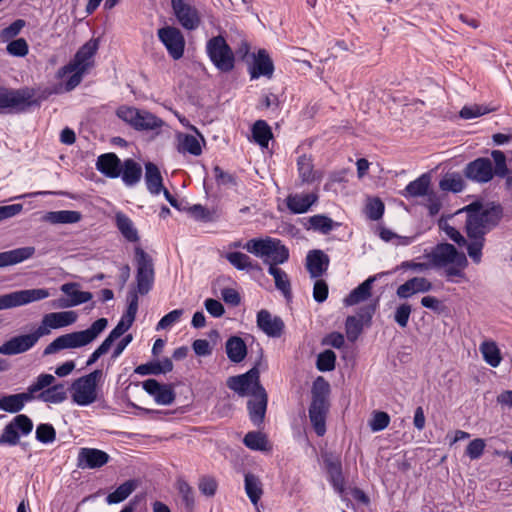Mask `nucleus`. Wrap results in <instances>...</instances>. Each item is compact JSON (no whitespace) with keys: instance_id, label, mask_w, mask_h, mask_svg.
Here are the masks:
<instances>
[{"instance_id":"bf43d9fd","label":"nucleus","mask_w":512,"mask_h":512,"mask_svg":"<svg viewBox=\"0 0 512 512\" xmlns=\"http://www.w3.org/2000/svg\"><path fill=\"white\" fill-rule=\"evenodd\" d=\"M25 25L26 21L24 19H17L14 22H12L9 26L2 29L0 31L1 42H9L10 40H14V38L25 27Z\"/></svg>"},{"instance_id":"338daca9","label":"nucleus","mask_w":512,"mask_h":512,"mask_svg":"<svg viewBox=\"0 0 512 512\" xmlns=\"http://www.w3.org/2000/svg\"><path fill=\"white\" fill-rule=\"evenodd\" d=\"M188 213L196 220L201 222H212L214 220L213 212L201 204H195L188 208Z\"/></svg>"},{"instance_id":"de8ad7c7","label":"nucleus","mask_w":512,"mask_h":512,"mask_svg":"<svg viewBox=\"0 0 512 512\" xmlns=\"http://www.w3.org/2000/svg\"><path fill=\"white\" fill-rule=\"evenodd\" d=\"M308 222L310 224L309 228L324 235L330 233L335 227L340 225L339 223L334 222L330 217L323 214L311 216Z\"/></svg>"},{"instance_id":"c756f323","label":"nucleus","mask_w":512,"mask_h":512,"mask_svg":"<svg viewBox=\"0 0 512 512\" xmlns=\"http://www.w3.org/2000/svg\"><path fill=\"white\" fill-rule=\"evenodd\" d=\"M33 399H35V396L31 395L28 390L22 393L4 395L0 398V410L12 414L18 413L26 403Z\"/></svg>"},{"instance_id":"58836bf2","label":"nucleus","mask_w":512,"mask_h":512,"mask_svg":"<svg viewBox=\"0 0 512 512\" xmlns=\"http://www.w3.org/2000/svg\"><path fill=\"white\" fill-rule=\"evenodd\" d=\"M116 226L123 237L129 242H138L139 235L132 220L123 212L115 215Z\"/></svg>"},{"instance_id":"473e14b6","label":"nucleus","mask_w":512,"mask_h":512,"mask_svg":"<svg viewBox=\"0 0 512 512\" xmlns=\"http://www.w3.org/2000/svg\"><path fill=\"white\" fill-rule=\"evenodd\" d=\"M145 182L147 190L153 195H158L161 191L166 189L163 186V178L159 168L152 162L145 164Z\"/></svg>"},{"instance_id":"c03bdc74","label":"nucleus","mask_w":512,"mask_h":512,"mask_svg":"<svg viewBox=\"0 0 512 512\" xmlns=\"http://www.w3.org/2000/svg\"><path fill=\"white\" fill-rule=\"evenodd\" d=\"M244 486L248 498L252 504L256 505L263 494L262 484L259 478L252 473L245 474Z\"/></svg>"},{"instance_id":"680f3d73","label":"nucleus","mask_w":512,"mask_h":512,"mask_svg":"<svg viewBox=\"0 0 512 512\" xmlns=\"http://www.w3.org/2000/svg\"><path fill=\"white\" fill-rule=\"evenodd\" d=\"M6 51L14 57H25L29 52V46L24 38H17L8 42Z\"/></svg>"},{"instance_id":"6e6d98bb","label":"nucleus","mask_w":512,"mask_h":512,"mask_svg":"<svg viewBox=\"0 0 512 512\" xmlns=\"http://www.w3.org/2000/svg\"><path fill=\"white\" fill-rule=\"evenodd\" d=\"M491 156L494 160L495 166H492L493 177H506L509 173V169L506 163V156L500 150H493Z\"/></svg>"},{"instance_id":"7c9ffc66","label":"nucleus","mask_w":512,"mask_h":512,"mask_svg":"<svg viewBox=\"0 0 512 512\" xmlns=\"http://www.w3.org/2000/svg\"><path fill=\"white\" fill-rule=\"evenodd\" d=\"M35 247L25 246L9 251L0 252V268L19 264L35 254Z\"/></svg>"},{"instance_id":"9b49d317","label":"nucleus","mask_w":512,"mask_h":512,"mask_svg":"<svg viewBox=\"0 0 512 512\" xmlns=\"http://www.w3.org/2000/svg\"><path fill=\"white\" fill-rule=\"evenodd\" d=\"M426 257L430 260L431 267H447L449 264L466 267L468 264L465 254L446 242L437 244Z\"/></svg>"},{"instance_id":"774afa93","label":"nucleus","mask_w":512,"mask_h":512,"mask_svg":"<svg viewBox=\"0 0 512 512\" xmlns=\"http://www.w3.org/2000/svg\"><path fill=\"white\" fill-rule=\"evenodd\" d=\"M485 446L486 443L484 439L476 438L467 445L465 454L471 460H477L483 455Z\"/></svg>"},{"instance_id":"4468645a","label":"nucleus","mask_w":512,"mask_h":512,"mask_svg":"<svg viewBox=\"0 0 512 512\" xmlns=\"http://www.w3.org/2000/svg\"><path fill=\"white\" fill-rule=\"evenodd\" d=\"M171 7L178 23L186 30L197 29L201 24L199 11L186 0H171Z\"/></svg>"},{"instance_id":"0eeeda50","label":"nucleus","mask_w":512,"mask_h":512,"mask_svg":"<svg viewBox=\"0 0 512 512\" xmlns=\"http://www.w3.org/2000/svg\"><path fill=\"white\" fill-rule=\"evenodd\" d=\"M116 115L137 131H149L161 128L164 121L153 113L130 106H120Z\"/></svg>"},{"instance_id":"412c9836","label":"nucleus","mask_w":512,"mask_h":512,"mask_svg":"<svg viewBox=\"0 0 512 512\" xmlns=\"http://www.w3.org/2000/svg\"><path fill=\"white\" fill-rule=\"evenodd\" d=\"M110 456L97 448H80L77 456V467L81 469H98L106 465Z\"/></svg>"},{"instance_id":"b1692460","label":"nucleus","mask_w":512,"mask_h":512,"mask_svg":"<svg viewBox=\"0 0 512 512\" xmlns=\"http://www.w3.org/2000/svg\"><path fill=\"white\" fill-rule=\"evenodd\" d=\"M253 62L249 67V74L251 79H258L260 77L271 78L274 73L273 61L265 49H259L257 53L252 54Z\"/></svg>"},{"instance_id":"a878e982","label":"nucleus","mask_w":512,"mask_h":512,"mask_svg":"<svg viewBox=\"0 0 512 512\" xmlns=\"http://www.w3.org/2000/svg\"><path fill=\"white\" fill-rule=\"evenodd\" d=\"M329 263V256L322 250H311L306 256V269L311 278L321 277L327 271Z\"/></svg>"},{"instance_id":"1a4fd4ad","label":"nucleus","mask_w":512,"mask_h":512,"mask_svg":"<svg viewBox=\"0 0 512 512\" xmlns=\"http://www.w3.org/2000/svg\"><path fill=\"white\" fill-rule=\"evenodd\" d=\"M102 377V370L96 369L91 373L76 379L71 388L73 389L72 399L80 406H88L97 399V382Z\"/></svg>"},{"instance_id":"7ed1b4c3","label":"nucleus","mask_w":512,"mask_h":512,"mask_svg":"<svg viewBox=\"0 0 512 512\" xmlns=\"http://www.w3.org/2000/svg\"><path fill=\"white\" fill-rule=\"evenodd\" d=\"M108 320L99 318L86 330L60 335L43 350V356L55 354L64 349H75L92 343L107 327Z\"/></svg>"},{"instance_id":"dca6fc26","label":"nucleus","mask_w":512,"mask_h":512,"mask_svg":"<svg viewBox=\"0 0 512 512\" xmlns=\"http://www.w3.org/2000/svg\"><path fill=\"white\" fill-rule=\"evenodd\" d=\"M41 337L37 328L29 334L14 336L0 346V354L11 356L27 352L37 344Z\"/></svg>"},{"instance_id":"37998d69","label":"nucleus","mask_w":512,"mask_h":512,"mask_svg":"<svg viewBox=\"0 0 512 512\" xmlns=\"http://www.w3.org/2000/svg\"><path fill=\"white\" fill-rule=\"evenodd\" d=\"M246 447L254 451H268L271 449L267 436L261 431L248 432L243 439Z\"/></svg>"},{"instance_id":"f8f14e48","label":"nucleus","mask_w":512,"mask_h":512,"mask_svg":"<svg viewBox=\"0 0 512 512\" xmlns=\"http://www.w3.org/2000/svg\"><path fill=\"white\" fill-rule=\"evenodd\" d=\"M32 430V420L25 414H18L3 428L0 446H16L20 444V437L29 435Z\"/></svg>"},{"instance_id":"a19ab883","label":"nucleus","mask_w":512,"mask_h":512,"mask_svg":"<svg viewBox=\"0 0 512 512\" xmlns=\"http://www.w3.org/2000/svg\"><path fill=\"white\" fill-rule=\"evenodd\" d=\"M252 137L255 143L262 148H267L273 137L271 127L265 120H257L252 126Z\"/></svg>"},{"instance_id":"0e129e2a","label":"nucleus","mask_w":512,"mask_h":512,"mask_svg":"<svg viewBox=\"0 0 512 512\" xmlns=\"http://www.w3.org/2000/svg\"><path fill=\"white\" fill-rule=\"evenodd\" d=\"M218 488V482L213 476L204 475L199 479L198 489L199 491L207 496L213 497Z\"/></svg>"},{"instance_id":"e2e57ef3","label":"nucleus","mask_w":512,"mask_h":512,"mask_svg":"<svg viewBox=\"0 0 512 512\" xmlns=\"http://www.w3.org/2000/svg\"><path fill=\"white\" fill-rule=\"evenodd\" d=\"M384 203L378 197L369 199L366 205V214L367 217L372 221H377L382 218L384 214Z\"/></svg>"},{"instance_id":"ea45409f","label":"nucleus","mask_w":512,"mask_h":512,"mask_svg":"<svg viewBox=\"0 0 512 512\" xmlns=\"http://www.w3.org/2000/svg\"><path fill=\"white\" fill-rule=\"evenodd\" d=\"M225 258L237 270H261V267L257 262H253L248 255L242 252H228L226 253Z\"/></svg>"},{"instance_id":"6e6552de","label":"nucleus","mask_w":512,"mask_h":512,"mask_svg":"<svg viewBox=\"0 0 512 512\" xmlns=\"http://www.w3.org/2000/svg\"><path fill=\"white\" fill-rule=\"evenodd\" d=\"M206 51L211 62L219 71L227 73L234 69V53L223 36L218 35L209 39Z\"/></svg>"},{"instance_id":"ddd939ff","label":"nucleus","mask_w":512,"mask_h":512,"mask_svg":"<svg viewBox=\"0 0 512 512\" xmlns=\"http://www.w3.org/2000/svg\"><path fill=\"white\" fill-rule=\"evenodd\" d=\"M50 293L45 288L18 290L0 296V310L10 309L26 305L49 297Z\"/></svg>"},{"instance_id":"8fccbe9b","label":"nucleus","mask_w":512,"mask_h":512,"mask_svg":"<svg viewBox=\"0 0 512 512\" xmlns=\"http://www.w3.org/2000/svg\"><path fill=\"white\" fill-rule=\"evenodd\" d=\"M297 168L303 183H312L315 180L314 165L312 159L307 155H301L297 160Z\"/></svg>"},{"instance_id":"13d9d810","label":"nucleus","mask_w":512,"mask_h":512,"mask_svg":"<svg viewBox=\"0 0 512 512\" xmlns=\"http://www.w3.org/2000/svg\"><path fill=\"white\" fill-rule=\"evenodd\" d=\"M55 382V377L52 374L42 373L40 374L36 380L27 388L29 393L33 396L37 392H42L43 390L49 388Z\"/></svg>"},{"instance_id":"09e8293b","label":"nucleus","mask_w":512,"mask_h":512,"mask_svg":"<svg viewBox=\"0 0 512 512\" xmlns=\"http://www.w3.org/2000/svg\"><path fill=\"white\" fill-rule=\"evenodd\" d=\"M442 191L459 193L465 188V183L459 173H447L439 182Z\"/></svg>"},{"instance_id":"423d86ee","label":"nucleus","mask_w":512,"mask_h":512,"mask_svg":"<svg viewBox=\"0 0 512 512\" xmlns=\"http://www.w3.org/2000/svg\"><path fill=\"white\" fill-rule=\"evenodd\" d=\"M256 257L264 258V262L283 264L289 259V250L281 240L271 237L253 238L242 246Z\"/></svg>"},{"instance_id":"6ab92c4d","label":"nucleus","mask_w":512,"mask_h":512,"mask_svg":"<svg viewBox=\"0 0 512 512\" xmlns=\"http://www.w3.org/2000/svg\"><path fill=\"white\" fill-rule=\"evenodd\" d=\"M268 405V394L263 386L258 387V392L251 395L247 401V410L252 424L260 428L264 424Z\"/></svg>"},{"instance_id":"bb28decb","label":"nucleus","mask_w":512,"mask_h":512,"mask_svg":"<svg viewBox=\"0 0 512 512\" xmlns=\"http://www.w3.org/2000/svg\"><path fill=\"white\" fill-rule=\"evenodd\" d=\"M382 274H377L368 277L365 281L354 288L344 299L346 306H353L368 300L372 295V287L374 282Z\"/></svg>"},{"instance_id":"49530a36","label":"nucleus","mask_w":512,"mask_h":512,"mask_svg":"<svg viewBox=\"0 0 512 512\" xmlns=\"http://www.w3.org/2000/svg\"><path fill=\"white\" fill-rule=\"evenodd\" d=\"M77 283H65L61 286V291L66 295L70 296L69 304L74 306L86 303L93 297L91 292L74 290L77 287Z\"/></svg>"},{"instance_id":"39448f33","label":"nucleus","mask_w":512,"mask_h":512,"mask_svg":"<svg viewBox=\"0 0 512 512\" xmlns=\"http://www.w3.org/2000/svg\"><path fill=\"white\" fill-rule=\"evenodd\" d=\"M34 90L28 87L13 89L0 86V114H21L39 107Z\"/></svg>"},{"instance_id":"20e7f679","label":"nucleus","mask_w":512,"mask_h":512,"mask_svg":"<svg viewBox=\"0 0 512 512\" xmlns=\"http://www.w3.org/2000/svg\"><path fill=\"white\" fill-rule=\"evenodd\" d=\"M312 401L309 406V419L318 436L326 433V417L329 412L330 384L324 377L318 376L311 389Z\"/></svg>"},{"instance_id":"4be33fe9","label":"nucleus","mask_w":512,"mask_h":512,"mask_svg":"<svg viewBox=\"0 0 512 512\" xmlns=\"http://www.w3.org/2000/svg\"><path fill=\"white\" fill-rule=\"evenodd\" d=\"M97 49L98 43L96 40H90L87 43H85L76 52L73 60H71L67 65L63 66L59 70V76H64L66 74L72 73L76 68L80 66H85V69H87L89 67V60L95 55Z\"/></svg>"},{"instance_id":"5fc2aeb1","label":"nucleus","mask_w":512,"mask_h":512,"mask_svg":"<svg viewBox=\"0 0 512 512\" xmlns=\"http://www.w3.org/2000/svg\"><path fill=\"white\" fill-rule=\"evenodd\" d=\"M363 330V323L356 316H348L345 321L347 339L355 342Z\"/></svg>"},{"instance_id":"f704fd0d","label":"nucleus","mask_w":512,"mask_h":512,"mask_svg":"<svg viewBox=\"0 0 512 512\" xmlns=\"http://www.w3.org/2000/svg\"><path fill=\"white\" fill-rule=\"evenodd\" d=\"M228 359L233 363L242 362L247 355V346L245 341L239 336H231L225 344Z\"/></svg>"},{"instance_id":"3c124183","label":"nucleus","mask_w":512,"mask_h":512,"mask_svg":"<svg viewBox=\"0 0 512 512\" xmlns=\"http://www.w3.org/2000/svg\"><path fill=\"white\" fill-rule=\"evenodd\" d=\"M480 350L482 352L484 360L492 367L499 366L502 357L500 354V350L497 347L495 342H483L481 344Z\"/></svg>"},{"instance_id":"f3484780","label":"nucleus","mask_w":512,"mask_h":512,"mask_svg":"<svg viewBox=\"0 0 512 512\" xmlns=\"http://www.w3.org/2000/svg\"><path fill=\"white\" fill-rule=\"evenodd\" d=\"M463 175L474 183H488L493 179L492 161L486 157L476 158L466 164Z\"/></svg>"},{"instance_id":"c85d7f7f","label":"nucleus","mask_w":512,"mask_h":512,"mask_svg":"<svg viewBox=\"0 0 512 512\" xmlns=\"http://www.w3.org/2000/svg\"><path fill=\"white\" fill-rule=\"evenodd\" d=\"M324 464L330 484L337 493L343 494L345 491V478L341 460L339 458H326Z\"/></svg>"},{"instance_id":"69168bd1","label":"nucleus","mask_w":512,"mask_h":512,"mask_svg":"<svg viewBox=\"0 0 512 512\" xmlns=\"http://www.w3.org/2000/svg\"><path fill=\"white\" fill-rule=\"evenodd\" d=\"M412 312V306L405 302L400 304L394 312V321L401 327L405 328L408 325L409 318Z\"/></svg>"},{"instance_id":"4c0bfd02","label":"nucleus","mask_w":512,"mask_h":512,"mask_svg":"<svg viewBox=\"0 0 512 512\" xmlns=\"http://www.w3.org/2000/svg\"><path fill=\"white\" fill-rule=\"evenodd\" d=\"M431 178L428 173L422 174L417 179L411 181L404 190L405 197H421L429 193Z\"/></svg>"},{"instance_id":"603ef678","label":"nucleus","mask_w":512,"mask_h":512,"mask_svg":"<svg viewBox=\"0 0 512 512\" xmlns=\"http://www.w3.org/2000/svg\"><path fill=\"white\" fill-rule=\"evenodd\" d=\"M177 485L185 509L187 512H193L195 506L193 488L185 480H178Z\"/></svg>"},{"instance_id":"f03ea898","label":"nucleus","mask_w":512,"mask_h":512,"mask_svg":"<svg viewBox=\"0 0 512 512\" xmlns=\"http://www.w3.org/2000/svg\"><path fill=\"white\" fill-rule=\"evenodd\" d=\"M136 263V288L131 289L127 294L128 306L123 315L130 321H135L138 311V294L146 295L153 288L155 279L154 262L152 257L141 247L134 249Z\"/></svg>"},{"instance_id":"9d476101","label":"nucleus","mask_w":512,"mask_h":512,"mask_svg":"<svg viewBox=\"0 0 512 512\" xmlns=\"http://www.w3.org/2000/svg\"><path fill=\"white\" fill-rule=\"evenodd\" d=\"M262 356L263 354L261 353L259 360L246 373L228 377L226 380L227 387L240 397H245L258 392V387L263 386L260 382L259 370Z\"/></svg>"},{"instance_id":"a211bd4d","label":"nucleus","mask_w":512,"mask_h":512,"mask_svg":"<svg viewBox=\"0 0 512 512\" xmlns=\"http://www.w3.org/2000/svg\"><path fill=\"white\" fill-rule=\"evenodd\" d=\"M78 315L75 311L51 312L45 314L41 320V324L37 327L41 336L51 333V329H59L67 327L76 322Z\"/></svg>"},{"instance_id":"864d4df0","label":"nucleus","mask_w":512,"mask_h":512,"mask_svg":"<svg viewBox=\"0 0 512 512\" xmlns=\"http://www.w3.org/2000/svg\"><path fill=\"white\" fill-rule=\"evenodd\" d=\"M336 355L332 350H325L317 356L316 367L321 372L335 369Z\"/></svg>"},{"instance_id":"72a5a7b5","label":"nucleus","mask_w":512,"mask_h":512,"mask_svg":"<svg viewBox=\"0 0 512 512\" xmlns=\"http://www.w3.org/2000/svg\"><path fill=\"white\" fill-rule=\"evenodd\" d=\"M315 194L305 195H289L286 198L287 208L294 214H302L309 210V208L317 201Z\"/></svg>"},{"instance_id":"f257e3e1","label":"nucleus","mask_w":512,"mask_h":512,"mask_svg":"<svg viewBox=\"0 0 512 512\" xmlns=\"http://www.w3.org/2000/svg\"><path fill=\"white\" fill-rule=\"evenodd\" d=\"M460 211L467 214L465 231L469 239L467 253L476 264L481 262L485 235L495 229L501 222L504 209L500 203L489 202L483 205L474 201Z\"/></svg>"},{"instance_id":"052dcab7","label":"nucleus","mask_w":512,"mask_h":512,"mask_svg":"<svg viewBox=\"0 0 512 512\" xmlns=\"http://www.w3.org/2000/svg\"><path fill=\"white\" fill-rule=\"evenodd\" d=\"M439 227L445 232L446 236L454 241L458 246L468 247L469 239L467 240L455 227L442 220L439 221Z\"/></svg>"},{"instance_id":"c9c22d12","label":"nucleus","mask_w":512,"mask_h":512,"mask_svg":"<svg viewBox=\"0 0 512 512\" xmlns=\"http://www.w3.org/2000/svg\"><path fill=\"white\" fill-rule=\"evenodd\" d=\"M67 388L65 383L52 384L49 388L43 390L35 396L38 400L45 403L58 404L67 399Z\"/></svg>"},{"instance_id":"2f4dec72","label":"nucleus","mask_w":512,"mask_h":512,"mask_svg":"<svg viewBox=\"0 0 512 512\" xmlns=\"http://www.w3.org/2000/svg\"><path fill=\"white\" fill-rule=\"evenodd\" d=\"M121 178L128 187L135 186L142 177V167L132 158L125 159L122 163Z\"/></svg>"},{"instance_id":"2eb2a0df","label":"nucleus","mask_w":512,"mask_h":512,"mask_svg":"<svg viewBox=\"0 0 512 512\" xmlns=\"http://www.w3.org/2000/svg\"><path fill=\"white\" fill-rule=\"evenodd\" d=\"M159 40L166 47L169 55L178 60L183 57L185 49V39L182 32L173 26L160 28L157 32Z\"/></svg>"},{"instance_id":"5701e85b","label":"nucleus","mask_w":512,"mask_h":512,"mask_svg":"<svg viewBox=\"0 0 512 512\" xmlns=\"http://www.w3.org/2000/svg\"><path fill=\"white\" fill-rule=\"evenodd\" d=\"M257 326L263 331L268 337L279 338L282 336L285 324L281 317L272 316V314L262 309L257 313Z\"/></svg>"},{"instance_id":"cd10ccee","label":"nucleus","mask_w":512,"mask_h":512,"mask_svg":"<svg viewBox=\"0 0 512 512\" xmlns=\"http://www.w3.org/2000/svg\"><path fill=\"white\" fill-rule=\"evenodd\" d=\"M97 170L108 178H118L121 174L122 162L115 153H105L98 157Z\"/></svg>"},{"instance_id":"aec40b11","label":"nucleus","mask_w":512,"mask_h":512,"mask_svg":"<svg viewBox=\"0 0 512 512\" xmlns=\"http://www.w3.org/2000/svg\"><path fill=\"white\" fill-rule=\"evenodd\" d=\"M142 388L160 405H170L176 397L172 384H161L153 378L143 381Z\"/></svg>"},{"instance_id":"393cba45","label":"nucleus","mask_w":512,"mask_h":512,"mask_svg":"<svg viewBox=\"0 0 512 512\" xmlns=\"http://www.w3.org/2000/svg\"><path fill=\"white\" fill-rule=\"evenodd\" d=\"M432 287V283L425 277H413L398 286L396 295L400 299H408L415 294L429 292Z\"/></svg>"},{"instance_id":"4d7b16f0","label":"nucleus","mask_w":512,"mask_h":512,"mask_svg":"<svg viewBox=\"0 0 512 512\" xmlns=\"http://www.w3.org/2000/svg\"><path fill=\"white\" fill-rule=\"evenodd\" d=\"M35 437L37 441L43 444H49L55 441L56 430L52 424L41 423L36 428Z\"/></svg>"},{"instance_id":"79ce46f5","label":"nucleus","mask_w":512,"mask_h":512,"mask_svg":"<svg viewBox=\"0 0 512 512\" xmlns=\"http://www.w3.org/2000/svg\"><path fill=\"white\" fill-rule=\"evenodd\" d=\"M136 488V480H127L107 495L106 502L108 504H118L127 499Z\"/></svg>"},{"instance_id":"a18cd8bd","label":"nucleus","mask_w":512,"mask_h":512,"mask_svg":"<svg viewBox=\"0 0 512 512\" xmlns=\"http://www.w3.org/2000/svg\"><path fill=\"white\" fill-rule=\"evenodd\" d=\"M178 151L189 153L193 156H199L202 153L201 145L198 139L191 134H178Z\"/></svg>"},{"instance_id":"e433bc0d","label":"nucleus","mask_w":512,"mask_h":512,"mask_svg":"<svg viewBox=\"0 0 512 512\" xmlns=\"http://www.w3.org/2000/svg\"><path fill=\"white\" fill-rule=\"evenodd\" d=\"M82 219V214L79 211L73 210H59L47 212L42 220L51 224H73Z\"/></svg>"}]
</instances>
